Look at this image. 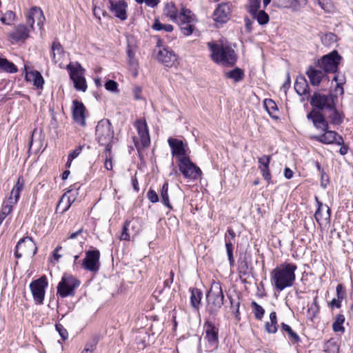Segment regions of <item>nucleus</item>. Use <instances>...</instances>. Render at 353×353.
Listing matches in <instances>:
<instances>
[{
	"instance_id": "59",
	"label": "nucleus",
	"mask_w": 353,
	"mask_h": 353,
	"mask_svg": "<svg viewBox=\"0 0 353 353\" xmlns=\"http://www.w3.org/2000/svg\"><path fill=\"white\" fill-rule=\"evenodd\" d=\"M56 330L58 331V332L59 333L60 336H61V338L65 340L68 338V332L67 330L63 327L62 325L61 324H56Z\"/></svg>"
},
{
	"instance_id": "1",
	"label": "nucleus",
	"mask_w": 353,
	"mask_h": 353,
	"mask_svg": "<svg viewBox=\"0 0 353 353\" xmlns=\"http://www.w3.org/2000/svg\"><path fill=\"white\" fill-rule=\"evenodd\" d=\"M297 265L293 263L284 262L276 266L270 272V281L274 290L281 292L292 287L296 280L295 272Z\"/></svg>"
},
{
	"instance_id": "3",
	"label": "nucleus",
	"mask_w": 353,
	"mask_h": 353,
	"mask_svg": "<svg viewBox=\"0 0 353 353\" xmlns=\"http://www.w3.org/2000/svg\"><path fill=\"white\" fill-rule=\"evenodd\" d=\"M206 310L214 317L223 305L224 295L220 283H213L206 296Z\"/></svg>"
},
{
	"instance_id": "7",
	"label": "nucleus",
	"mask_w": 353,
	"mask_h": 353,
	"mask_svg": "<svg viewBox=\"0 0 353 353\" xmlns=\"http://www.w3.org/2000/svg\"><path fill=\"white\" fill-rule=\"evenodd\" d=\"M341 57L336 50L324 55L318 61L317 65L322 69L325 73L336 72Z\"/></svg>"
},
{
	"instance_id": "22",
	"label": "nucleus",
	"mask_w": 353,
	"mask_h": 353,
	"mask_svg": "<svg viewBox=\"0 0 353 353\" xmlns=\"http://www.w3.org/2000/svg\"><path fill=\"white\" fill-rule=\"evenodd\" d=\"M203 327L208 343L212 346H216L218 344V328L209 321L204 323Z\"/></svg>"
},
{
	"instance_id": "56",
	"label": "nucleus",
	"mask_w": 353,
	"mask_h": 353,
	"mask_svg": "<svg viewBox=\"0 0 353 353\" xmlns=\"http://www.w3.org/2000/svg\"><path fill=\"white\" fill-rule=\"evenodd\" d=\"M147 196L151 203H154L159 201V196L154 190L150 189L147 192Z\"/></svg>"
},
{
	"instance_id": "43",
	"label": "nucleus",
	"mask_w": 353,
	"mask_h": 353,
	"mask_svg": "<svg viewBox=\"0 0 353 353\" xmlns=\"http://www.w3.org/2000/svg\"><path fill=\"white\" fill-rule=\"evenodd\" d=\"M319 312V306L318 304V296L314 298L313 303L307 309V314L311 320L314 318Z\"/></svg>"
},
{
	"instance_id": "19",
	"label": "nucleus",
	"mask_w": 353,
	"mask_h": 353,
	"mask_svg": "<svg viewBox=\"0 0 353 353\" xmlns=\"http://www.w3.org/2000/svg\"><path fill=\"white\" fill-rule=\"evenodd\" d=\"M45 20L42 10L38 7H32L26 15V23L30 28H33V25L37 21V25L41 26Z\"/></svg>"
},
{
	"instance_id": "8",
	"label": "nucleus",
	"mask_w": 353,
	"mask_h": 353,
	"mask_svg": "<svg viewBox=\"0 0 353 353\" xmlns=\"http://www.w3.org/2000/svg\"><path fill=\"white\" fill-rule=\"evenodd\" d=\"M37 251V247L30 236L21 239L17 243L14 249V256L20 259L23 255L34 256Z\"/></svg>"
},
{
	"instance_id": "53",
	"label": "nucleus",
	"mask_w": 353,
	"mask_h": 353,
	"mask_svg": "<svg viewBox=\"0 0 353 353\" xmlns=\"http://www.w3.org/2000/svg\"><path fill=\"white\" fill-rule=\"evenodd\" d=\"M316 199L317 204H318V208L314 214V218H315L316 221L319 223V225H321L320 220L321 219H323V215L321 213V210H323L324 206L321 202L318 201L317 198H316Z\"/></svg>"
},
{
	"instance_id": "15",
	"label": "nucleus",
	"mask_w": 353,
	"mask_h": 353,
	"mask_svg": "<svg viewBox=\"0 0 353 353\" xmlns=\"http://www.w3.org/2000/svg\"><path fill=\"white\" fill-rule=\"evenodd\" d=\"M322 131L324 132L323 134L311 136L310 138L323 144L336 143L337 145H342L343 143V137L335 131L329 130L328 129L323 130Z\"/></svg>"
},
{
	"instance_id": "14",
	"label": "nucleus",
	"mask_w": 353,
	"mask_h": 353,
	"mask_svg": "<svg viewBox=\"0 0 353 353\" xmlns=\"http://www.w3.org/2000/svg\"><path fill=\"white\" fill-rule=\"evenodd\" d=\"M108 9L117 18L125 21L128 18V4L125 0L112 1L108 4Z\"/></svg>"
},
{
	"instance_id": "41",
	"label": "nucleus",
	"mask_w": 353,
	"mask_h": 353,
	"mask_svg": "<svg viewBox=\"0 0 353 353\" xmlns=\"http://www.w3.org/2000/svg\"><path fill=\"white\" fill-rule=\"evenodd\" d=\"M264 107L270 117L272 118H278V117L274 114V113L278 110L277 105L273 100L270 99H265Z\"/></svg>"
},
{
	"instance_id": "47",
	"label": "nucleus",
	"mask_w": 353,
	"mask_h": 353,
	"mask_svg": "<svg viewBox=\"0 0 353 353\" xmlns=\"http://www.w3.org/2000/svg\"><path fill=\"white\" fill-rule=\"evenodd\" d=\"M330 110L332 112L330 115L331 122L335 125H340L343 122L341 114L336 109V106H334V109Z\"/></svg>"
},
{
	"instance_id": "57",
	"label": "nucleus",
	"mask_w": 353,
	"mask_h": 353,
	"mask_svg": "<svg viewBox=\"0 0 353 353\" xmlns=\"http://www.w3.org/2000/svg\"><path fill=\"white\" fill-rule=\"evenodd\" d=\"M271 156L270 155H263L261 157H259L258 159L259 163L260 164V167H267L269 166L270 163Z\"/></svg>"
},
{
	"instance_id": "23",
	"label": "nucleus",
	"mask_w": 353,
	"mask_h": 353,
	"mask_svg": "<svg viewBox=\"0 0 353 353\" xmlns=\"http://www.w3.org/2000/svg\"><path fill=\"white\" fill-rule=\"evenodd\" d=\"M30 28L25 25H19L9 34V37L14 41H23L29 37Z\"/></svg>"
},
{
	"instance_id": "44",
	"label": "nucleus",
	"mask_w": 353,
	"mask_h": 353,
	"mask_svg": "<svg viewBox=\"0 0 353 353\" xmlns=\"http://www.w3.org/2000/svg\"><path fill=\"white\" fill-rule=\"evenodd\" d=\"M260 7L261 0H248L246 10L251 15H254L255 12L259 11Z\"/></svg>"
},
{
	"instance_id": "21",
	"label": "nucleus",
	"mask_w": 353,
	"mask_h": 353,
	"mask_svg": "<svg viewBox=\"0 0 353 353\" xmlns=\"http://www.w3.org/2000/svg\"><path fill=\"white\" fill-rule=\"evenodd\" d=\"M85 108L83 103L77 100L72 102V117L74 120L81 124V125H85Z\"/></svg>"
},
{
	"instance_id": "35",
	"label": "nucleus",
	"mask_w": 353,
	"mask_h": 353,
	"mask_svg": "<svg viewBox=\"0 0 353 353\" xmlns=\"http://www.w3.org/2000/svg\"><path fill=\"white\" fill-rule=\"evenodd\" d=\"M265 330L270 334H274L277 332V316L275 312L270 314V321L265 323Z\"/></svg>"
},
{
	"instance_id": "29",
	"label": "nucleus",
	"mask_w": 353,
	"mask_h": 353,
	"mask_svg": "<svg viewBox=\"0 0 353 353\" xmlns=\"http://www.w3.org/2000/svg\"><path fill=\"white\" fill-rule=\"evenodd\" d=\"M196 15L189 9L183 7L178 14V22H196Z\"/></svg>"
},
{
	"instance_id": "20",
	"label": "nucleus",
	"mask_w": 353,
	"mask_h": 353,
	"mask_svg": "<svg viewBox=\"0 0 353 353\" xmlns=\"http://www.w3.org/2000/svg\"><path fill=\"white\" fill-rule=\"evenodd\" d=\"M157 59L165 67H172L176 61V57L173 51L165 48L159 50Z\"/></svg>"
},
{
	"instance_id": "9",
	"label": "nucleus",
	"mask_w": 353,
	"mask_h": 353,
	"mask_svg": "<svg viewBox=\"0 0 353 353\" xmlns=\"http://www.w3.org/2000/svg\"><path fill=\"white\" fill-rule=\"evenodd\" d=\"M178 166L183 176L187 179H197L202 173L201 169L190 160L189 157L179 159Z\"/></svg>"
},
{
	"instance_id": "61",
	"label": "nucleus",
	"mask_w": 353,
	"mask_h": 353,
	"mask_svg": "<svg viewBox=\"0 0 353 353\" xmlns=\"http://www.w3.org/2000/svg\"><path fill=\"white\" fill-rule=\"evenodd\" d=\"M138 3H145L148 6L151 8L156 7L159 3V0H134Z\"/></svg>"
},
{
	"instance_id": "5",
	"label": "nucleus",
	"mask_w": 353,
	"mask_h": 353,
	"mask_svg": "<svg viewBox=\"0 0 353 353\" xmlns=\"http://www.w3.org/2000/svg\"><path fill=\"white\" fill-rule=\"evenodd\" d=\"M66 69L68 70L70 78L74 83V88L78 91L85 92L87 83L84 76L85 70L78 62L70 63Z\"/></svg>"
},
{
	"instance_id": "24",
	"label": "nucleus",
	"mask_w": 353,
	"mask_h": 353,
	"mask_svg": "<svg viewBox=\"0 0 353 353\" xmlns=\"http://www.w3.org/2000/svg\"><path fill=\"white\" fill-rule=\"evenodd\" d=\"M325 74L323 70L316 69L312 66H310L306 71V74L310 79V83L314 86L319 85L321 83L323 79L325 77Z\"/></svg>"
},
{
	"instance_id": "17",
	"label": "nucleus",
	"mask_w": 353,
	"mask_h": 353,
	"mask_svg": "<svg viewBox=\"0 0 353 353\" xmlns=\"http://www.w3.org/2000/svg\"><path fill=\"white\" fill-rule=\"evenodd\" d=\"M134 126L137 128L142 147H149L150 145V137L145 121L138 120L135 122Z\"/></svg>"
},
{
	"instance_id": "10",
	"label": "nucleus",
	"mask_w": 353,
	"mask_h": 353,
	"mask_svg": "<svg viewBox=\"0 0 353 353\" xmlns=\"http://www.w3.org/2000/svg\"><path fill=\"white\" fill-rule=\"evenodd\" d=\"M310 104L319 110H332L336 106L334 97L332 94H324L314 92L311 97Z\"/></svg>"
},
{
	"instance_id": "63",
	"label": "nucleus",
	"mask_w": 353,
	"mask_h": 353,
	"mask_svg": "<svg viewBox=\"0 0 353 353\" xmlns=\"http://www.w3.org/2000/svg\"><path fill=\"white\" fill-rule=\"evenodd\" d=\"M96 343H87L81 353H92L95 349Z\"/></svg>"
},
{
	"instance_id": "52",
	"label": "nucleus",
	"mask_w": 353,
	"mask_h": 353,
	"mask_svg": "<svg viewBox=\"0 0 353 353\" xmlns=\"http://www.w3.org/2000/svg\"><path fill=\"white\" fill-rule=\"evenodd\" d=\"M336 293L337 298L342 301L346 296V292L344 286L342 284H338L336 285Z\"/></svg>"
},
{
	"instance_id": "6",
	"label": "nucleus",
	"mask_w": 353,
	"mask_h": 353,
	"mask_svg": "<svg viewBox=\"0 0 353 353\" xmlns=\"http://www.w3.org/2000/svg\"><path fill=\"white\" fill-rule=\"evenodd\" d=\"M80 281L71 274H64L57 285V294L61 298L73 296Z\"/></svg>"
},
{
	"instance_id": "4",
	"label": "nucleus",
	"mask_w": 353,
	"mask_h": 353,
	"mask_svg": "<svg viewBox=\"0 0 353 353\" xmlns=\"http://www.w3.org/2000/svg\"><path fill=\"white\" fill-rule=\"evenodd\" d=\"M114 134L113 127L108 119H104L98 122L95 136L96 140L101 145H104L105 148L112 149Z\"/></svg>"
},
{
	"instance_id": "25",
	"label": "nucleus",
	"mask_w": 353,
	"mask_h": 353,
	"mask_svg": "<svg viewBox=\"0 0 353 353\" xmlns=\"http://www.w3.org/2000/svg\"><path fill=\"white\" fill-rule=\"evenodd\" d=\"M65 55V51L62 45L57 41L54 40L50 48V57L53 63L57 64L61 61Z\"/></svg>"
},
{
	"instance_id": "28",
	"label": "nucleus",
	"mask_w": 353,
	"mask_h": 353,
	"mask_svg": "<svg viewBox=\"0 0 353 353\" xmlns=\"http://www.w3.org/2000/svg\"><path fill=\"white\" fill-rule=\"evenodd\" d=\"M294 89L296 93L300 95H305L309 92V85L306 79L303 76L296 78L294 83Z\"/></svg>"
},
{
	"instance_id": "26",
	"label": "nucleus",
	"mask_w": 353,
	"mask_h": 353,
	"mask_svg": "<svg viewBox=\"0 0 353 353\" xmlns=\"http://www.w3.org/2000/svg\"><path fill=\"white\" fill-rule=\"evenodd\" d=\"M189 291L191 294L190 297V305L194 310L198 312L200 309L203 293L201 290L196 288H190Z\"/></svg>"
},
{
	"instance_id": "51",
	"label": "nucleus",
	"mask_w": 353,
	"mask_h": 353,
	"mask_svg": "<svg viewBox=\"0 0 353 353\" xmlns=\"http://www.w3.org/2000/svg\"><path fill=\"white\" fill-rule=\"evenodd\" d=\"M105 88L112 92H118V83L114 80H108L105 83Z\"/></svg>"
},
{
	"instance_id": "58",
	"label": "nucleus",
	"mask_w": 353,
	"mask_h": 353,
	"mask_svg": "<svg viewBox=\"0 0 353 353\" xmlns=\"http://www.w3.org/2000/svg\"><path fill=\"white\" fill-rule=\"evenodd\" d=\"M236 236V233L231 228H228L227 230V232L225 235V242L229 241V242H233L234 241Z\"/></svg>"
},
{
	"instance_id": "40",
	"label": "nucleus",
	"mask_w": 353,
	"mask_h": 353,
	"mask_svg": "<svg viewBox=\"0 0 353 353\" xmlns=\"http://www.w3.org/2000/svg\"><path fill=\"white\" fill-rule=\"evenodd\" d=\"M345 316L342 314L336 315L334 322L332 324V329L335 332H344L345 327L343 324L345 322Z\"/></svg>"
},
{
	"instance_id": "16",
	"label": "nucleus",
	"mask_w": 353,
	"mask_h": 353,
	"mask_svg": "<svg viewBox=\"0 0 353 353\" xmlns=\"http://www.w3.org/2000/svg\"><path fill=\"white\" fill-rule=\"evenodd\" d=\"M232 5L230 2L219 4L213 13V19L217 23H226L230 17Z\"/></svg>"
},
{
	"instance_id": "60",
	"label": "nucleus",
	"mask_w": 353,
	"mask_h": 353,
	"mask_svg": "<svg viewBox=\"0 0 353 353\" xmlns=\"http://www.w3.org/2000/svg\"><path fill=\"white\" fill-rule=\"evenodd\" d=\"M262 176L266 181H269L271 179V174L269 169V166L267 167H259Z\"/></svg>"
},
{
	"instance_id": "50",
	"label": "nucleus",
	"mask_w": 353,
	"mask_h": 353,
	"mask_svg": "<svg viewBox=\"0 0 353 353\" xmlns=\"http://www.w3.org/2000/svg\"><path fill=\"white\" fill-rule=\"evenodd\" d=\"M333 80L334 81H336V83L335 91L336 92L339 91L340 94H343L344 91H343V88L342 85L345 83V78L343 77H340L339 76L336 75V76H334Z\"/></svg>"
},
{
	"instance_id": "13",
	"label": "nucleus",
	"mask_w": 353,
	"mask_h": 353,
	"mask_svg": "<svg viewBox=\"0 0 353 353\" xmlns=\"http://www.w3.org/2000/svg\"><path fill=\"white\" fill-rule=\"evenodd\" d=\"M47 286L48 282L46 276L34 280L30 283L31 292L37 303L41 304L43 303L45 296V289Z\"/></svg>"
},
{
	"instance_id": "11",
	"label": "nucleus",
	"mask_w": 353,
	"mask_h": 353,
	"mask_svg": "<svg viewBox=\"0 0 353 353\" xmlns=\"http://www.w3.org/2000/svg\"><path fill=\"white\" fill-rule=\"evenodd\" d=\"M99 259V250H92L85 252V256L81 263L82 268L92 272H98L100 268Z\"/></svg>"
},
{
	"instance_id": "64",
	"label": "nucleus",
	"mask_w": 353,
	"mask_h": 353,
	"mask_svg": "<svg viewBox=\"0 0 353 353\" xmlns=\"http://www.w3.org/2000/svg\"><path fill=\"white\" fill-rule=\"evenodd\" d=\"M342 301L337 299H333L329 303V306L335 307L336 308H340L341 307Z\"/></svg>"
},
{
	"instance_id": "36",
	"label": "nucleus",
	"mask_w": 353,
	"mask_h": 353,
	"mask_svg": "<svg viewBox=\"0 0 353 353\" xmlns=\"http://www.w3.org/2000/svg\"><path fill=\"white\" fill-rule=\"evenodd\" d=\"M152 29L155 31H165L166 32H171L174 30V27L171 24H165L161 22L159 19H155L153 24L151 26Z\"/></svg>"
},
{
	"instance_id": "39",
	"label": "nucleus",
	"mask_w": 353,
	"mask_h": 353,
	"mask_svg": "<svg viewBox=\"0 0 353 353\" xmlns=\"http://www.w3.org/2000/svg\"><path fill=\"white\" fill-rule=\"evenodd\" d=\"M196 22H181L177 23L179 25L181 32L185 36L191 35L196 30Z\"/></svg>"
},
{
	"instance_id": "46",
	"label": "nucleus",
	"mask_w": 353,
	"mask_h": 353,
	"mask_svg": "<svg viewBox=\"0 0 353 353\" xmlns=\"http://www.w3.org/2000/svg\"><path fill=\"white\" fill-rule=\"evenodd\" d=\"M251 306L254 314L255 318L261 320L265 314V310L256 301H252Z\"/></svg>"
},
{
	"instance_id": "12",
	"label": "nucleus",
	"mask_w": 353,
	"mask_h": 353,
	"mask_svg": "<svg viewBox=\"0 0 353 353\" xmlns=\"http://www.w3.org/2000/svg\"><path fill=\"white\" fill-rule=\"evenodd\" d=\"M168 143L171 149L172 155L179 159L189 157V148L188 145L184 143L182 140L174 138H169Z\"/></svg>"
},
{
	"instance_id": "55",
	"label": "nucleus",
	"mask_w": 353,
	"mask_h": 353,
	"mask_svg": "<svg viewBox=\"0 0 353 353\" xmlns=\"http://www.w3.org/2000/svg\"><path fill=\"white\" fill-rule=\"evenodd\" d=\"M229 298H230V304H231V309H232V312L235 314L236 317H238V316L239 314L240 302H239V301H236L234 299H232L231 297H229Z\"/></svg>"
},
{
	"instance_id": "34",
	"label": "nucleus",
	"mask_w": 353,
	"mask_h": 353,
	"mask_svg": "<svg viewBox=\"0 0 353 353\" xmlns=\"http://www.w3.org/2000/svg\"><path fill=\"white\" fill-rule=\"evenodd\" d=\"M225 75L227 78L232 79L236 83L242 81L245 77L243 70L237 67L227 72Z\"/></svg>"
},
{
	"instance_id": "45",
	"label": "nucleus",
	"mask_w": 353,
	"mask_h": 353,
	"mask_svg": "<svg viewBox=\"0 0 353 353\" xmlns=\"http://www.w3.org/2000/svg\"><path fill=\"white\" fill-rule=\"evenodd\" d=\"M105 154V161H104V167L108 170H112V159L113 155L112 153V149L105 148L104 151Z\"/></svg>"
},
{
	"instance_id": "18",
	"label": "nucleus",
	"mask_w": 353,
	"mask_h": 353,
	"mask_svg": "<svg viewBox=\"0 0 353 353\" xmlns=\"http://www.w3.org/2000/svg\"><path fill=\"white\" fill-rule=\"evenodd\" d=\"M307 119L310 120L314 126L318 130H327L329 128L328 122L319 111L312 110L307 114Z\"/></svg>"
},
{
	"instance_id": "48",
	"label": "nucleus",
	"mask_w": 353,
	"mask_h": 353,
	"mask_svg": "<svg viewBox=\"0 0 353 353\" xmlns=\"http://www.w3.org/2000/svg\"><path fill=\"white\" fill-rule=\"evenodd\" d=\"M130 225H131V221H125L123 226L122 233L120 236L121 240L130 241V234L129 233L128 231H129V228H130Z\"/></svg>"
},
{
	"instance_id": "33",
	"label": "nucleus",
	"mask_w": 353,
	"mask_h": 353,
	"mask_svg": "<svg viewBox=\"0 0 353 353\" xmlns=\"http://www.w3.org/2000/svg\"><path fill=\"white\" fill-rule=\"evenodd\" d=\"M14 205L7 201H3L0 208V225L5 219L12 213Z\"/></svg>"
},
{
	"instance_id": "30",
	"label": "nucleus",
	"mask_w": 353,
	"mask_h": 353,
	"mask_svg": "<svg viewBox=\"0 0 353 353\" xmlns=\"http://www.w3.org/2000/svg\"><path fill=\"white\" fill-rule=\"evenodd\" d=\"M281 331L283 334H285L286 333L288 334V339L294 343H298L301 341L299 335L292 329L290 325L285 324V323H282L281 324Z\"/></svg>"
},
{
	"instance_id": "54",
	"label": "nucleus",
	"mask_w": 353,
	"mask_h": 353,
	"mask_svg": "<svg viewBox=\"0 0 353 353\" xmlns=\"http://www.w3.org/2000/svg\"><path fill=\"white\" fill-rule=\"evenodd\" d=\"M84 148V145H79L78 148H77L75 150H74L72 152H71L68 155V161H70V163L74 160L75 158H77L80 153L81 152L83 148Z\"/></svg>"
},
{
	"instance_id": "2",
	"label": "nucleus",
	"mask_w": 353,
	"mask_h": 353,
	"mask_svg": "<svg viewBox=\"0 0 353 353\" xmlns=\"http://www.w3.org/2000/svg\"><path fill=\"white\" fill-rule=\"evenodd\" d=\"M208 46L211 52L212 59L218 63L226 66H232L236 61V55L234 49L224 44L208 43Z\"/></svg>"
},
{
	"instance_id": "37",
	"label": "nucleus",
	"mask_w": 353,
	"mask_h": 353,
	"mask_svg": "<svg viewBox=\"0 0 353 353\" xmlns=\"http://www.w3.org/2000/svg\"><path fill=\"white\" fill-rule=\"evenodd\" d=\"M0 70L10 73L17 72V68L13 63L1 57H0Z\"/></svg>"
},
{
	"instance_id": "62",
	"label": "nucleus",
	"mask_w": 353,
	"mask_h": 353,
	"mask_svg": "<svg viewBox=\"0 0 353 353\" xmlns=\"http://www.w3.org/2000/svg\"><path fill=\"white\" fill-rule=\"evenodd\" d=\"M14 14L12 11H8L6 13L5 16L1 18V21L3 23L8 24L9 21H7V19L10 21L14 18Z\"/></svg>"
},
{
	"instance_id": "31",
	"label": "nucleus",
	"mask_w": 353,
	"mask_h": 353,
	"mask_svg": "<svg viewBox=\"0 0 353 353\" xmlns=\"http://www.w3.org/2000/svg\"><path fill=\"white\" fill-rule=\"evenodd\" d=\"M164 14L169 17L172 21L178 22V10L173 3H168L165 4L164 10Z\"/></svg>"
},
{
	"instance_id": "49",
	"label": "nucleus",
	"mask_w": 353,
	"mask_h": 353,
	"mask_svg": "<svg viewBox=\"0 0 353 353\" xmlns=\"http://www.w3.org/2000/svg\"><path fill=\"white\" fill-rule=\"evenodd\" d=\"M225 245L230 264V265H233L234 263V259L233 256V242H229V241H227V242H225Z\"/></svg>"
},
{
	"instance_id": "27",
	"label": "nucleus",
	"mask_w": 353,
	"mask_h": 353,
	"mask_svg": "<svg viewBox=\"0 0 353 353\" xmlns=\"http://www.w3.org/2000/svg\"><path fill=\"white\" fill-rule=\"evenodd\" d=\"M23 188V179L21 177H19L16 184L14 185V186L13 187V188L10 192V197L6 201L13 205H15L20 198L21 192L22 191Z\"/></svg>"
},
{
	"instance_id": "38",
	"label": "nucleus",
	"mask_w": 353,
	"mask_h": 353,
	"mask_svg": "<svg viewBox=\"0 0 353 353\" xmlns=\"http://www.w3.org/2000/svg\"><path fill=\"white\" fill-rule=\"evenodd\" d=\"M161 202L169 209L172 210V206L171 205L169 200L168 196V183L165 181L161 190L160 192Z\"/></svg>"
},
{
	"instance_id": "42",
	"label": "nucleus",
	"mask_w": 353,
	"mask_h": 353,
	"mask_svg": "<svg viewBox=\"0 0 353 353\" xmlns=\"http://www.w3.org/2000/svg\"><path fill=\"white\" fill-rule=\"evenodd\" d=\"M254 19H256L261 26L267 24L270 21L269 15L264 10H259L255 12L254 15H252Z\"/></svg>"
},
{
	"instance_id": "32",
	"label": "nucleus",
	"mask_w": 353,
	"mask_h": 353,
	"mask_svg": "<svg viewBox=\"0 0 353 353\" xmlns=\"http://www.w3.org/2000/svg\"><path fill=\"white\" fill-rule=\"evenodd\" d=\"M27 79L29 81H32L34 85L37 88H43L44 80L39 72L36 70L30 72L29 74L27 75Z\"/></svg>"
}]
</instances>
